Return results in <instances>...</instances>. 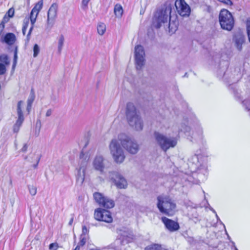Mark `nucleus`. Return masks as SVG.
Returning a JSON list of instances; mask_svg holds the SVG:
<instances>
[{
	"label": "nucleus",
	"mask_w": 250,
	"mask_h": 250,
	"mask_svg": "<svg viewBox=\"0 0 250 250\" xmlns=\"http://www.w3.org/2000/svg\"><path fill=\"white\" fill-rule=\"evenodd\" d=\"M54 24V21L51 20V18L47 17V28H51Z\"/></svg>",
	"instance_id": "obj_45"
},
{
	"label": "nucleus",
	"mask_w": 250,
	"mask_h": 250,
	"mask_svg": "<svg viewBox=\"0 0 250 250\" xmlns=\"http://www.w3.org/2000/svg\"><path fill=\"white\" fill-rule=\"evenodd\" d=\"M118 139L122 146L129 153L135 154L138 152L139 145L134 139H132L125 133L120 134Z\"/></svg>",
	"instance_id": "obj_5"
},
{
	"label": "nucleus",
	"mask_w": 250,
	"mask_h": 250,
	"mask_svg": "<svg viewBox=\"0 0 250 250\" xmlns=\"http://www.w3.org/2000/svg\"><path fill=\"white\" fill-rule=\"evenodd\" d=\"M117 241H119L121 245H125L128 243V237L125 236H120V237L117 239Z\"/></svg>",
	"instance_id": "obj_35"
},
{
	"label": "nucleus",
	"mask_w": 250,
	"mask_h": 250,
	"mask_svg": "<svg viewBox=\"0 0 250 250\" xmlns=\"http://www.w3.org/2000/svg\"><path fill=\"white\" fill-rule=\"evenodd\" d=\"M243 106L247 111L250 110V100L248 99L244 100L242 102Z\"/></svg>",
	"instance_id": "obj_39"
},
{
	"label": "nucleus",
	"mask_w": 250,
	"mask_h": 250,
	"mask_svg": "<svg viewBox=\"0 0 250 250\" xmlns=\"http://www.w3.org/2000/svg\"><path fill=\"white\" fill-rule=\"evenodd\" d=\"M106 30V26L104 23L100 22L97 25V32L100 35H103Z\"/></svg>",
	"instance_id": "obj_29"
},
{
	"label": "nucleus",
	"mask_w": 250,
	"mask_h": 250,
	"mask_svg": "<svg viewBox=\"0 0 250 250\" xmlns=\"http://www.w3.org/2000/svg\"><path fill=\"white\" fill-rule=\"evenodd\" d=\"M43 6V0H40L32 8L31 10H33L35 9L34 13H36V15H38L39 12L42 9Z\"/></svg>",
	"instance_id": "obj_25"
},
{
	"label": "nucleus",
	"mask_w": 250,
	"mask_h": 250,
	"mask_svg": "<svg viewBox=\"0 0 250 250\" xmlns=\"http://www.w3.org/2000/svg\"><path fill=\"white\" fill-rule=\"evenodd\" d=\"M217 1L226 5L232 6L233 5V3L231 0H217Z\"/></svg>",
	"instance_id": "obj_43"
},
{
	"label": "nucleus",
	"mask_w": 250,
	"mask_h": 250,
	"mask_svg": "<svg viewBox=\"0 0 250 250\" xmlns=\"http://www.w3.org/2000/svg\"><path fill=\"white\" fill-rule=\"evenodd\" d=\"M229 62L227 61H221L219 62L218 69L217 71V77L219 78H225V79H229L230 76L228 74L229 70L228 68Z\"/></svg>",
	"instance_id": "obj_13"
},
{
	"label": "nucleus",
	"mask_w": 250,
	"mask_h": 250,
	"mask_svg": "<svg viewBox=\"0 0 250 250\" xmlns=\"http://www.w3.org/2000/svg\"><path fill=\"white\" fill-rule=\"evenodd\" d=\"M80 239H81V240L79 243V245H80L81 246H83L86 243V239L84 237H83L81 236Z\"/></svg>",
	"instance_id": "obj_49"
},
{
	"label": "nucleus",
	"mask_w": 250,
	"mask_h": 250,
	"mask_svg": "<svg viewBox=\"0 0 250 250\" xmlns=\"http://www.w3.org/2000/svg\"><path fill=\"white\" fill-rule=\"evenodd\" d=\"M219 22L221 27L227 31H231L234 25V19L231 14L228 10L223 9L219 14Z\"/></svg>",
	"instance_id": "obj_4"
},
{
	"label": "nucleus",
	"mask_w": 250,
	"mask_h": 250,
	"mask_svg": "<svg viewBox=\"0 0 250 250\" xmlns=\"http://www.w3.org/2000/svg\"><path fill=\"white\" fill-rule=\"evenodd\" d=\"M16 41V36L13 33H7L0 38V41L8 45H12L14 44Z\"/></svg>",
	"instance_id": "obj_16"
},
{
	"label": "nucleus",
	"mask_w": 250,
	"mask_h": 250,
	"mask_svg": "<svg viewBox=\"0 0 250 250\" xmlns=\"http://www.w3.org/2000/svg\"><path fill=\"white\" fill-rule=\"evenodd\" d=\"M173 6L172 1L167 0L157 11L152 19V26L156 29L160 28L162 23L167 22L169 17L168 28L169 32L174 33L178 29V22L171 20V13Z\"/></svg>",
	"instance_id": "obj_1"
},
{
	"label": "nucleus",
	"mask_w": 250,
	"mask_h": 250,
	"mask_svg": "<svg viewBox=\"0 0 250 250\" xmlns=\"http://www.w3.org/2000/svg\"><path fill=\"white\" fill-rule=\"evenodd\" d=\"M52 113V111L51 109H49L47 110L45 115L46 117H49L51 115Z\"/></svg>",
	"instance_id": "obj_56"
},
{
	"label": "nucleus",
	"mask_w": 250,
	"mask_h": 250,
	"mask_svg": "<svg viewBox=\"0 0 250 250\" xmlns=\"http://www.w3.org/2000/svg\"><path fill=\"white\" fill-rule=\"evenodd\" d=\"M90 0H82V4L83 6H87Z\"/></svg>",
	"instance_id": "obj_57"
},
{
	"label": "nucleus",
	"mask_w": 250,
	"mask_h": 250,
	"mask_svg": "<svg viewBox=\"0 0 250 250\" xmlns=\"http://www.w3.org/2000/svg\"><path fill=\"white\" fill-rule=\"evenodd\" d=\"M174 5L181 16L185 17L189 16L191 13V8L185 0H176Z\"/></svg>",
	"instance_id": "obj_11"
},
{
	"label": "nucleus",
	"mask_w": 250,
	"mask_h": 250,
	"mask_svg": "<svg viewBox=\"0 0 250 250\" xmlns=\"http://www.w3.org/2000/svg\"><path fill=\"white\" fill-rule=\"evenodd\" d=\"M28 148V146L27 144H24L23 147L21 149V151L23 152H25L27 151Z\"/></svg>",
	"instance_id": "obj_55"
},
{
	"label": "nucleus",
	"mask_w": 250,
	"mask_h": 250,
	"mask_svg": "<svg viewBox=\"0 0 250 250\" xmlns=\"http://www.w3.org/2000/svg\"><path fill=\"white\" fill-rule=\"evenodd\" d=\"M145 56L135 55L136 68L140 70L145 64Z\"/></svg>",
	"instance_id": "obj_19"
},
{
	"label": "nucleus",
	"mask_w": 250,
	"mask_h": 250,
	"mask_svg": "<svg viewBox=\"0 0 250 250\" xmlns=\"http://www.w3.org/2000/svg\"><path fill=\"white\" fill-rule=\"evenodd\" d=\"M94 218L97 221L107 223H111L113 221L111 212L107 209L101 208L95 210Z\"/></svg>",
	"instance_id": "obj_10"
},
{
	"label": "nucleus",
	"mask_w": 250,
	"mask_h": 250,
	"mask_svg": "<svg viewBox=\"0 0 250 250\" xmlns=\"http://www.w3.org/2000/svg\"><path fill=\"white\" fill-rule=\"evenodd\" d=\"M161 219L166 228L169 231L174 232L180 229V226L177 222L166 217H162Z\"/></svg>",
	"instance_id": "obj_14"
},
{
	"label": "nucleus",
	"mask_w": 250,
	"mask_h": 250,
	"mask_svg": "<svg viewBox=\"0 0 250 250\" xmlns=\"http://www.w3.org/2000/svg\"><path fill=\"white\" fill-rule=\"evenodd\" d=\"M80 245L77 246L75 249L73 250H80Z\"/></svg>",
	"instance_id": "obj_64"
},
{
	"label": "nucleus",
	"mask_w": 250,
	"mask_h": 250,
	"mask_svg": "<svg viewBox=\"0 0 250 250\" xmlns=\"http://www.w3.org/2000/svg\"><path fill=\"white\" fill-rule=\"evenodd\" d=\"M80 159L81 160L80 164L79 170H82L83 173H85L86 166L87 165L89 157L87 155H85L83 152L81 151L80 154Z\"/></svg>",
	"instance_id": "obj_17"
},
{
	"label": "nucleus",
	"mask_w": 250,
	"mask_h": 250,
	"mask_svg": "<svg viewBox=\"0 0 250 250\" xmlns=\"http://www.w3.org/2000/svg\"><path fill=\"white\" fill-rule=\"evenodd\" d=\"M144 250H166L163 249L161 245L158 244H153L147 246Z\"/></svg>",
	"instance_id": "obj_24"
},
{
	"label": "nucleus",
	"mask_w": 250,
	"mask_h": 250,
	"mask_svg": "<svg viewBox=\"0 0 250 250\" xmlns=\"http://www.w3.org/2000/svg\"><path fill=\"white\" fill-rule=\"evenodd\" d=\"M247 32L250 33V18L247 20Z\"/></svg>",
	"instance_id": "obj_51"
},
{
	"label": "nucleus",
	"mask_w": 250,
	"mask_h": 250,
	"mask_svg": "<svg viewBox=\"0 0 250 250\" xmlns=\"http://www.w3.org/2000/svg\"><path fill=\"white\" fill-rule=\"evenodd\" d=\"M114 13L118 18H121L123 13V7L120 4H116L114 6Z\"/></svg>",
	"instance_id": "obj_23"
},
{
	"label": "nucleus",
	"mask_w": 250,
	"mask_h": 250,
	"mask_svg": "<svg viewBox=\"0 0 250 250\" xmlns=\"http://www.w3.org/2000/svg\"><path fill=\"white\" fill-rule=\"evenodd\" d=\"M189 220L192 221L195 224H197L200 222L202 217L199 215L197 211L195 209L193 210L190 214H188Z\"/></svg>",
	"instance_id": "obj_20"
},
{
	"label": "nucleus",
	"mask_w": 250,
	"mask_h": 250,
	"mask_svg": "<svg viewBox=\"0 0 250 250\" xmlns=\"http://www.w3.org/2000/svg\"><path fill=\"white\" fill-rule=\"evenodd\" d=\"M188 242L190 244H191L194 241V239L193 237H189L188 240Z\"/></svg>",
	"instance_id": "obj_62"
},
{
	"label": "nucleus",
	"mask_w": 250,
	"mask_h": 250,
	"mask_svg": "<svg viewBox=\"0 0 250 250\" xmlns=\"http://www.w3.org/2000/svg\"><path fill=\"white\" fill-rule=\"evenodd\" d=\"M22 103H23V102L22 101H20L18 102V103L17 104V114H18V119L19 120L24 121V118L23 116V114L22 111L21 107Z\"/></svg>",
	"instance_id": "obj_22"
},
{
	"label": "nucleus",
	"mask_w": 250,
	"mask_h": 250,
	"mask_svg": "<svg viewBox=\"0 0 250 250\" xmlns=\"http://www.w3.org/2000/svg\"><path fill=\"white\" fill-rule=\"evenodd\" d=\"M135 55L145 56V53L144 47L141 45H137L135 47Z\"/></svg>",
	"instance_id": "obj_26"
},
{
	"label": "nucleus",
	"mask_w": 250,
	"mask_h": 250,
	"mask_svg": "<svg viewBox=\"0 0 250 250\" xmlns=\"http://www.w3.org/2000/svg\"><path fill=\"white\" fill-rule=\"evenodd\" d=\"M49 248L50 250H57L58 245L56 243H51L49 246Z\"/></svg>",
	"instance_id": "obj_46"
},
{
	"label": "nucleus",
	"mask_w": 250,
	"mask_h": 250,
	"mask_svg": "<svg viewBox=\"0 0 250 250\" xmlns=\"http://www.w3.org/2000/svg\"><path fill=\"white\" fill-rule=\"evenodd\" d=\"M24 121L17 120L15 124L13 125V132L18 133L20 130V127L21 126Z\"/></svg>",
	"instance_id": "obj_30"
},
{
	"label": "nucleus",
	"mask_w": 250,
	"mask_h": 250,
	"mask_svg": "<svg viewBox=\"0 0 250 250\" xmlns=\"http://www.w3.org/2000/svg\"><path fill=\"white\" fill-rule=\"evenodd\" d=\"M109 147L115 162L117 164L122 163L124 161L125 157L118 141L116 139H112Z\"/></svg>",
	"instance_id": "obj_6"
},
{
	"label": "nucleus",
	"mask_w": 250,
	"mask_h": 250,
	"mask_svg": "<svg viewBox=\"0 0 250 250\" xmlns=\"http://www.w3.org/2000/svg\"><path fill=\"white\" fill-rule=\"evenodd\" d=\"M89 232V229L86 228L85 226H83L82 227V233L81 235V236L85 235L86 233Z\"/></svg>",
	"instance_id": "obj_48"
},
{
	"label": "nucleus",
	"mask_w": 250,
	"mask_h": 250,
	"mask_svg": "<svg viewBox=\"0 0 250 250\" xmlns=\"http://www.w3.org/2000/svg\"><path fill=\"white\" fill-rule=\"evenodd\" d=\"M202 158V155L199 153H196L192 157V160L193 161V163L197 162V163H200V160Z\"/></svg>",
	"instance_id": "obj_36"
},
{
	"label": "nucleus",
	"mask_w": 250,
	"mask_h": 250,
	"mask_svg": "<svg viewBox=\"0 0 250 250\" xmlns=\"http://www.w3.org/2000/svg\"><path fill=\"white\" fill-rule=\"evenodd\" d=\"M93 197L95 201L98 203L100 206L104 208L105 209L113 208L115 206L113 200L110 199L107 196H104L100 192H95L93 194Z\"/></svg>",
	"instance_id": "obj_9"
},
{
	"label": "nucleus",
	"mask_w": 250,
	"mask_h": 250,
	"mask_svg": "<svg viewBox=\"0 0 250 250\" xmlns=\"http://www.w3.org/2000/svg\"><path fill=\"white\" fill-rule=\"evenodd\" d=\"M40 128L36 129V128H35V136L36 137H38L39 135V134H40Z\"/></svg>",
	"instance_id": "obj_58"
},
{
	"label": "nucleus",
	"mask_w": 250,
	"mask_h": 250,
	"mask_svg": "<svg viewBox=\"0 0 250 250\" xmlns=\"http://www.w3.org/2000/svg\"><path fill=\"white\" fill-rule=\"evenodd\" d=\"M158 203L157 207L160 212L168 216H172L176 205L169 197L162 198L160 196L157 197Z\"/></svg>",
	"instance_id": "obj_3"
},
{
	"label": "nucleus",
	"mask_w": 250,
	"mask_h": 250,
	"mask_svg": "<svg viewBox=\"0 0 250 250\" xmlns=\"http://www.w3.org/2000/svg\"><path fill=\"white\" fill-rule=\"evenodd\" d=\"M245 35L241 29H239L233 33L232 42L238 51L241 52L242 50V45L245 43Z\"/></svg>",
	"instance_id": "obj_12"
},
{
	"label": "nucleus",
	"mask_w": 250,
	"mask_h": 250,
	"mask_svg": "<svg viewBox=\"0 0 250 250\" xmlns=\"http://www.w3.org/2000/svg\"><path fill=\"white\" fill-rule=\"evenodd\" d=\"M93 166L95 169L99 171L101 173H102L104 168L103 157L102 156H96L93 161Z\"/></svg>",
	"instance_id": "obj_15"
},
{
	"label": "nucleus",
	"mask_w": 250,
	"mask_h": 250,
	"mask_svg": "<svg viewBox=\"0 0 250 250\" xmlns=\"http://www.w3.org/2000/svg\"><path fill=\"white\" fill-rule=\"evenodd\" d=\"M36 129L37 128H40V129H41V121L40 120V119H38L37 122H36Z\"/></svg>",
	"instance_id": "obj_53"
},
{
	"label": "nucleus",
	"mask_w": 250,
	"mask_h": 250,
	"mask_svg": "<svg viewBox=\"0 0 250 250\" xmlns=\"http://www.w3.org/2000/svg\"><path fill=\"white\" fill-rule=\"evenodd\" d=\"M18 58V46H16L15 47L14 51L13 62L12 66V70L14 71L15 70V67L17 63Z\"/></svg>",
	"instance_id": "obj_28"
},
{
	"label": "nucleus",
	"mask_w": 250,
	"mask_h": 250,
	"mask_svg": "<svg viewBox=\"0 0 250 250\" xmlns=\"http://www.w3.org/2000/svg\"><path fill=\"white\" fill-rule=\"evenodd\" d=\"M34 10L35 9H33V10H31L29 17L28 19H29V21L30 20L31 25L34 26V24L36 21V19L38 15H36L34 16Z\"/></svg>",
	"instance_id": "obj_33"
},
{
	"label": "nucleus",
	"mask_w": 250,
	"mask_h": 250,
	"mask_svg": "<svg viewBox=\"0 0 250 250\" xmlns=\"http://www.w3.org/2000/svg\"><path fill=\"white\" fill-rule=\"evenodd\" d=\"M9 18L6 15H4L0 23V34H1L5 27V24L9 21Z\"/></svg>",
	"instance_id": "obj_31"
},
{
	"label": "nucleus",
	"mask_w": 250,
	"mask_h": 250,
	"mask_svg": "<svg viewBox=\"0 0 250 250\" xmlns=\"http://www.w3.org/2000/svg\"><path fill=\"white\" fill-rule=\"evenodd\" d=\"M182 126L183 127L185 133H189L191 130L190 126L186 125L185 124L182 125Z\"/></svg>",
	"instance_id": "obj_50"
},
{
	"label": "nucleus",
	"mask_w": 250,
	"mask_h": 250,
	"mask_svg": "<svg viewBox=\"0 0 250 250\" xmlns=\"http://www.w3.org/2000/svg\"><path fill=\"white\" fill-rule=\"evenodd\" d=\"M15 10L13 8H10L6 13L5 15H6L9 18H12L14 15Z\"/></svg>",
	"instance_id": "obj_41"
},
{
	"label": "nucleus",
	"mask_w": 250,
	"mask_h": 250,
	"mask_svg": "<svg viewBox=\"0 0 250 250\" xmlns=\"http://www.w3.org/2000/svg\"><path fill=\"white\" fill-rule=\"evenodd\" d=\"M125 116L129 125L137 131L142 130L144 127L143 122L134 104L131 102L127 103L125 109Z\"/></svg>",
	"instance_id": "obj_2"
},
{
	"label": "nucleus",
	"mask_w": 250,
	"mask_h": 250,
	"mask_svg": "<svg viewBox=\"0 0 250 250\" xmlns=\"http://www.w3.org/2000/svg\"><path fill=\"white\" fill-rule=\"evenodd\" d=\"M174 89L175 91H176L177 92V93L176 94V96L177 97V98H179L180 97H181V94L179 92L178 90V87L177 86H174Z\"/></svg>",
	"instance_id": "obj_54"
},
{
	"label": "nucleus",
	"mask_w": 250,
	"mask_h": 250,
	"mask_svg": "<svg viewBox=\"0 0 250 250\" xmlns=\"http://www.w3.org/2000/svg\"><path fill=\"white\" fill-rule=\"evenodd\" d=\"M29 24V19L25 18L23 20V26L22 28V32L23 35H25L27 28Z\"/></svg>",
	"instance_id": "obj_34"
},
{
	"label": "nucleus",
	"mask_w": 250,
	"mask_h": 250,
	"mask_svg": "<svg viewBox=\"0 0 250 250\" xmlns=\"http://www.w3.org/2000/svg\"><path fill=\"white\" fill-rule=\"evenodd\" d=\"M28 189L30 194L32 196L35 195L37 193V188L34 186H28Z\"/></svg>",
	"instance_id": "obj_40"
},
{
	"label": "nucleus",
	"mask_w": 250,
	"mask_h": 250,
	"mask_svg": "<svg viewBox=\"0 0 250 250\" xmlns=\"http://www.w3.org/2000/svg\"><path fill=\"white\" fill-rule=\"evenodd\" d=\"M202 170H203V172H205V173H204V175H205L206 173H207V168L206 167H205L203 169L200 167H198L197 169V172L199 174L200 173H201V171Z\"/></svg>",
	"instance_id": "obj_52"
},
{
	"label": "nucleus",
	"mask_w": 250,
	"mask_h": 250,
	"mask_svg": "<svg viewBox=\"0 0 250 250\" xmlns=\"http://www.w3.org/2000/svg\"><path fill=\"white\" fill-rule=\"evenodd\" d=\"M64 41V38L62 35H61L58 39V50L59 53H61L63 46Z\"/></svg>",
	"instance_id": "obj_32"
},
{
	"label": "nucleus",
	"mask_w": 250,
	"mask_h": 250,
	"mask_svg": "<svg viewBox=\"0 0 250 250\" xmlns=\"http://www.w3.org/2000/svg\"><path fill=\"white\" fill-rule=\"evenodd\" d=\"M40 51V46L37 44H35L33 47V57H37Z\"/></svg>",
	"instance_id": "obj_37"
},
{
	"label": "nucleus",
	"mask_w": 250,
	"mask_h": 250,
	"mask_svg": "<svg viewBox=\"0 0 250 250\" xmlns=\"http://www.w3.org/2000/svg\"><path fill=\"white\" fill-rule=\"evenodd\" d=\"M215 216H216V219H217V222H219V223H220V224H223V225H224V227H225V225H224L223 224V223L221 222V221L220 220V218H219V216H218V215H217V213H216V214H215Z\"/></svg>",
	"instance_id": "obj_61"
},
{
	"label": "nucleus",
	"mask_w": 250,
	"mask_h": 250,
	"mask_svg": "<svg viewBox=\"0 0 250 250\" xmlns=\"http://www.w3.org/2000/svg\"><path fill=\"white\" fill-rule=\"evenodd\" d=\"M154 136L157 144L165 152L170 147H174L177 145V140L174 138H168L157 131L154 132Z\"/></svg>",
	"instance_id": "obj_7"
},
{
	"label": "nucleus",
	"mask_w": 250,
	"mask_h": 250,
	"mask_svg": "<svg viewBox=\"0 0 250 250\" xmlns=\"http://www.w3.org/2000/svg\"><path fill=\"white\" fill-rule=\"evenodd\" d=\"M0 63H2L5 65H8L10 64L9 57L7 54H2L0 55Z\"/></svg>",
	"instance_id": "obj_27"
},
{
	"label": "nucleus",
	"mask_w": 250,
	"mask_h": 250,
	"mask_svg": "<svg viewBox=\"0 0 250 250\" xmlns=\"http://www.w3.org/2000/svg\"><path fill=\"white\" fill-rule=\"evenodd\" d=\"M57 9L58 4L56 3H53L48 11L47 17L51 18V20L52 21H54L57 16Z\"/></svg>",
	"instance_id": "obj_18"
},
{
	"label": "nucleus",
	"mask_w": 250,
	"mask_h": 250,
	"mask_svg": "<svg viewBox=\"0 0 250 250\" xmlns=\"http://www.w3.org/2000/svg\"><path fill=\"white\" fill-rule=\"evenodd\" d=\"M209 209L212 211L215 214L217 213L215 210L211 207H210Z\"/></svg>",
	"instance_id": "obj_63"
},
{
	"label": "nucleus",
	"mask_w": 250,
	"mask_h": 250,
	"mask_svg": "<svg viewBox=\"0 0 250 250\" xmlns=\"http://www.w3.org/2000/svg\"><path fill=\"white\" fill-rule=\"evenodd\" d=\"M6 68L4 64L0 63V75L4 74L6 73Z\"/></svg>",
	"instance_id": "obj_42"
},
{
	"label": "nucleus",
	"mask_w": 250,
	"mask_h": 250,
	"mask_svg": "<svg viewBox=\"0 0 250 250\" xmlns=\"http://www.w3.org/2000/svg\"><path fill=\"white\" fill-rule=\"evenodd\" d=\"M72 217L70 218V220H69V221L68 222V225L69 226H71L72 225L73 222V220H74V217H73V216H74V215L72 214Z\"/></svg>",
	"instance_id": "obj_60"
},
{
	"label": "nucleus",
	"mask_w": 250,
	"mask_h": 250,
	"mask_svg": "<svg viewBox=\"0 0 250 250\" xmlns=\"http://www.w3.org/2000/svg\"><path fill=\"white\" fill-rule=\"evenodd\" d=\"M34 99H35V95L34 94H33L32 95H31L30 97L28 99L27 104H28L29 106H32L33 101H34Z\"/></svg>",
	"instance_id": "obj_44"
},
{
	"label": "nucleus",
	"mask_w": 250,
	"mask_h": 250,
	"mask_svg": "<svg viewBox=\"0 0 250 250\" xmlns=\"http://www.w3.org/2000/svg\"><path fill=\"white\" fill-rule=\"evenodd\" d=\"M110 181L117 188L125 189L127 187V182L125 178L119 172L113 171L109 172Z\"/></svg>",
	"instance_id": "obj_8"
},
{
	"label": "nucleus",
	"mask_w": 250,
	"mask_h": 250,
	"mask_svg": "<svg viewBox=\"0 0 250 250\" xmlns=\"http://www.w3.org/2000/svg\"><path fill=\"white\" fill-rule=\"evenodd\" d=\"M83 173V174L82 175L81 174V171L79 170L77 176V182H80L81 184H82L84 180L85 173Z\"/></svg>",
	"instance_id": "obj_38"
},
{
	"label": "nucleus",
	"mask_w": 250,
	"mask_h": 250,
	"mask_svg": "<svg viewBox=\"0 0 250 250\" xmlns=\"http://www.w3.org/2000/svg\"><path fill=\"white\" fill-rule=\"evenodd\" d=\"M203 138L202 131L200 130L198 133H193L192 135H188V139L191 142H197L201 140Z\"/></svg>",
	"instance_id": "obj_21"
},
{
	"label": "nucleus",
	"mask_w": 250,
	"mask_h": 250,
	"mask_svg": "<svg viewBox=\"0 0 250 250\" xmlns=\"http://www.w3.org/2000/svg\"><path fill=\"white\" fill-rule=\"evenodd\" d=\"M40 158L39 157L38 158L37 163L33 165V167L34 168H36L38 166V164H39V161H40Z\"/></svg>",
	"instance_id": "obj_59"
},
{
	"label": "nucleus",
	"mask_w": 250,
	"mask_h": 250,
	"mask_svg": "<svg viewBox=\"0 0 250 250\" xmlns=\"http://www.w3.org/2000/svg\"><path fill=\"white\" fill-rule=\"evenodd\" d=\"M34 26H32L31 25V26L30 27L29 30V31H28V33L27 35V36H26V42H28L30 40V35L31 34V33L33 31V29L34 28Z\"/></svg>",
	"instance_id": "obj_47"
}]
</instances>
